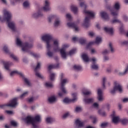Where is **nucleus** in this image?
Instances as JSON below:
<instances>
[{
	"label": "nucleus",
	"instance_id": "1",
	"mask_svg": "<svg viewBox=\"0 0 128 128\" xmlns=\"http://www.w3.org/2000/svg\"><path fill=\"white\" fill-rule=\"evenodd\" d=\"M41 40L46 42L47 50L52 48V44H53L54 51L56 52L60 50V42L58 39H54L52 36L50 34H45L42 36Z\"/></svg>",
	"mask_w": 128,
	"mask_h": 128
},
{
	"label": "nucleus",
	"instance_id": "2",
	"mask_svg": "<svg viewBox=\"0 0 128 128\" xmlns=\"http://www.w3.org/2000/svg\"><path fill=\"white\" fill-rule=\"evenodd\" d=\"M79 6L80 8H84L83 10V14L86 16L82 24V26L84 28H88L90 26V18H94L96 16V12L94 11L90 10H87L88 4L84 1L80 2Z\"/></svg>",
	"mask_w": 128,
	"mask_h": 128
},
{
	"label": "nucleus",
	"instance_id": "3",
	"mask_svg": "<svg viewBox=\"0 0 128 128\" xmlns=\"http://www.w3.org/2000/svg\"><path fill=\"white\" fill-rule=\"evenodd\" d=\"M2 12L3 14V16L6 17V19L8 24V28L13 32H14V30H16V24L14 21L12 20V12L6 9H4Z\"/></svg>",
	"mask_w": 128,
	"mask_h": 128
},
{
	"label": "nucleus",
	"instance_id": "4",
	"mask_svg": "<svg viewBox=\"0 0 128 128\" xmlns=\"http://www.w3.org/2000/svg\"><path fill=\"white\" fill-rule=\"evenodd\" d=\"M23 120L27 124H32L33 128H38V122H40L42 120V116L40 114L35 116L34 118L28 116Z\"/></svg>",
	"mask_w": 128,
	"mask_h": 128
},
{
	"label": "nucleus",
	"instance_id": "5",
	"mask_svg": "<svg viewBox=\"0 0 128 128\" xmlns=\"http://www.w3.org/2000/svg\"><path fill=\"white\" fill-rule=\"evenodd\" d=\"M16 44L18 46L22 48V52H28L30 48H32L34 46L32 44H29L28 42L22 43L20 38L18 37L16 38Z\"/></svg>",
	"mask_w": 128,
	"mask_h": 128
},
{
	"label": "nucleus",
	"instance_id": "6",
	"mask_svg": "<svg viewBox=\"0 0 128 128\" xmlns=\"http://www.w3.org/2000/svg\"><path fill=\"white\" fill-rule=\"evenodd\" d=\"M68 82V79L65 78L60 80V90L58 92V96H62L64 94H68V90L64 87V86Z\"/></svg>",
	"mask_w": 128,
	"mask_h": 128
},
{
	"label": "nucleus",
	"instance_id": "7",
	"mask_svg": "<svg viewBox=\"0 0 128 128\" xmlns=\"http://www.w3.org/2000/svg\"><path fill=\"white\" fill-rule=\"evenodd\" d=\"M82 58L84 62H90V60H92L94 64L92 66V68L93 70H98V65L94 64L96 62V58H93L90 59L88 58V56L86 53H83L82 54Z\"/></svg>",
	"mask_w": 128,
	"mask_h": 128
},
{
	"label": "nucleus",
	"instance_id": "8",
	"mask_svg": "<svg viewBox=\"0 0 128 128\" xmlns=\"http://www.w3.org/2000/svg\"><path fill=\"white\" fill-rule=\"evenodd\" d=\"M18 98H13L10 100L8 102L4 104H0V108H5L6 106L16 108L18 106Z\"/></svg>",
	"mask_w": 128,
	"mask_h": 128
},
{
	"label": "nucleus",
	"instance_id": "9",
	"mask_svg": "<svg viewBox=\"0 0 128 128\" xmlns=\"http://www.w3.org/2000/svg\"><path fill=\"white\" fill-rule=\"evenodd\" d=\"M3 50L6 52V54H9L10 57H11L16 62H18V58L14 54L10 53V50H8V45H5L3 47Z\"/></svg>",
	"mask_w": 128,
	"mask_h": 128
},
{
	"label": "nucleus",
	"instance_id": "10",
	"mask_svg": "<svg viewBox=\"0 0 128 128\" xmlns=\"http://www.w3.org/2000/svg\"><path fill=\"white\" fill-rule=\"evenodd\" d=\"M72 98H65L63 100V102L64 104H68L70 102H76L78 100V93L77 92H73L72 94Z\"/></svg>",
	"mask_w": 128,
	"mask_h": 128
},
{
	"label": "nucleus",
	"instance_id": "11",
	"mask_svg": "<svg viewBox=\"0 0 128 128\" xmlns=\"http://www.w3.org/2000/svg\"><path fill=\"white\" fill-rule=\"evenodd\" d=\"M69 46L70 45H68V44H64L62 46V48L60 50V54L62 58H66V56H68V52H66V48H68Z\"/></svg>",
	"mask_w": 128,
	"mask_h": 128
},
{
	"label": "nucleus",
	"instance_id": "12",
	"mask_svg": "<svg viewBox=\"0 0 128 128\" xmlns=\"http://www.w3.org/2000/svg\"><path fill=\"white\" fill-rule=\"evenodd\" d=\"M111 116L112 118V122L114 124H118V122H120V118L119 116H116V112L114 111L111 114Z\"/></svg>",
	"mask_w": 128,
	"mask_h": 128
},
{
	"label": "nucleus",
	"instance_id": "13",
	"mask_svg": "<svg viewBox=\"0 0 128 128\" xmlns=\"http://www.w3.org/2000/svg\"><path fill=\"white\" fill-rule=\"evenodd\" d=\"M80 24V20H78L77 22L72 23L71 22H68L67 23V26L68 28H72L74 29L75 32H78L79 29L78 27V24Z\"/></svg>",
	"mask_w": 128,
	"mask_h": 128
},
{
	"label": "nucleus",
	"instance_id": "14",
	"mask_svg": "<svg viewBox=\"0 0 128 128\" xmlns=\"http://www.w3.org/2000/svg\"><path fill=\"white\" fill-rule=\"evenodd\" d=\"M102 84L103 88H106V86H110L111 84L110 82L108 80L106 77H103L102 78Z\"/></svg>",
	"mask_w": 128,
	"mask_h": 128
},
{
	"label": "nucleus",
	"instance_id": "15",
	"mask_svg": "<svg viewBox=\"0 0 128 128\" xmlns=\"http://www.w3.org/2000/svg\"><path fill=\"white\" fill-rule=\"evenodd\" d=\"M98 97L97 98L99 102H104V93L102 90L100 88L98 89Z\"/></svg>",
	"mask_w": 128,
	"mask_h": 128
},
{
	"label": "nucleus",
	"instance_id": "16",
	"mask_svg": "<svg viewBox=\"0 0 128 128\" xmlns=\"http://www.w3.org/2000/svg\"><path fill=\"white\" fill-rule=\"evenodd\" d=\"M114 88H115V89L117 92H118L120 93L122 92L124 90L120 82L116 81L114 82Z\"/></svg>",
	"mask_w": 128,
	"mask_h": 128
},
{
	"label": "nucleus",
	"instance_id": "17",
	"mask_svg": "<svg viewBox=\"0 0 128 128\" xmlns=\"http://www.w3.org/2000/svg\"><path fill=\"white\" fill-rule=\"evenodd\" d=\"M102 42V37L97 36L96 39V41L94 42H90L87 46V48H88L90 46H92V44H100Z\"/></svg>",
	"mask_w": 128,
	"mask_h": 128
},
{
	"label": "nucleus",
	"instance_id": "18",
	"mask_svg": "<svg viewBox=\"0 0 128 128\" xmlns=\"http://www.w3.org/2000/svg\"><path fill=\"white\" fill-rule=\"evenodd\" d=\"M100 16L104 20H110V17L106 12L104 11H101L100 12Z\"/></svg>",
	"mask_w": 128,
	"mask_h": 128
},
{
	"label": "nucleus",
	"instance_id": "19",
	"mask_svg": "<svg viewBox=\"0 0 128 128\" xmlns=\"http://www.w3.org/2000/svg\"><path fill=\"white\" fill-rule=\"evenodd\" d=\"M72 40L74 42H79L81 44H86V38H78V37H73L72 38Z\"/></svg>",
	"mask_w": 128,
	"mask_h": 128
},
{
	"label": "nucleus",
	"instance_id": "20",
	"mask_svg": "<svg viewBox=\"0 0 128 128\" xmlns=\"http://www.w3.org/2000/svg\"><path fill=\"white\" fill-rule=\"evenodd\" d=\"M1 64L4 66V68H6V70H10V66L12 64V62H6L4 60H2Z\"/></svg>",
	"mask_w": 128,
	"mask_h": 128
},
{
	"label": "nucleus",
	"instance_id": "21",
	"mask_svg": "<svg viewBox=\"0 0 128 128\" xmlns=\"http://www.w3.org/2000/svg\"><path fill=\"white\" fill-rule=\"evenodd\" d=\"M32 18H40V16H42L44 14L41 10H38V12H34L32 14Z\"/></svg>",
	"mask_w": 128,
	"mask_h": 128
},
{
	"label": "nucleus",
	"instance_id": "22",
	"mask_svg": "<svg viewBox=\"0 0 128 128\" xmlns=\"http://www.w3.org/2000/svg\"><path fill=\"white\" fill-rule=\"evenodd\" d=\"M83 102H84L85 104H92L94 102V98H88L86 96H84Z\"/></svg>",
	"mask_w": 128,
	"mask_h": 128
},
{
	"label": "nucleus",
	"instance_id": "23",
	"mask_svg": "<svg viewBox=\"0 0 128 128\" xmlns=\"http://www.w3.org/2000/svg\"><path fill=\"white\" fill-rule=\"evenodd\" d=\"M75 124L78 128H82L84 124V122L80 119L76 120Z\"/></svg>",
	"mask_w": 128,
	"mask_h": 128
},
{
	"label": "nucleus",
	"instance_id": "24",
	"mask_svg": "<svg viewBox=\"0 0 128 128\" xmlns=\"http://www.w3.org/2000/svg\"><path fill=\"white\" fill-rule=\"evenodd\" d=\"M48 100L50 104H54L56 102V97L54 96H51L48 98Z\"/></svg>",
	"mask_w": 128,
	"mask_h": 128
},
{
	"label": "nucleus",
	"instance_id": "25",
	"mask_svg": "<svg viewBox=\"0 0 128 128\" xmlns=\"http://www.w3.org/2000/svg\"><path fill=\"white\" fill-rule=\"evenodd\" d=\"M23 80L24 84H26V86H32V83H30V79L24 76V75L23 74V76H21Z\"/></svg>",
	"mask_w": 128,
	"mask_h": 128
},
{
	"label": "nucleus",
	"instance_id": "26",
	"mask_svg": "<svg viewBox=\"0 0 128 128\" xmlns=\"http://www.w3.org/2000/svg\"><path fill=\"white\" fill-rule=\"evenodd\" d=\"M16 74H20L21 76H24V74L18 71V70H14L10 72V76H14Z\"/></svg>",
	"mask_w": 128,
	"mask_h": 128
},
{
	"label": "nucleus",
	"instance_id": "27",
	"mask_svg": "<svg viewBox=\"0 0 128 128\" xmlns=\"http://www.w3.org/2000/svg\"><path fill=\"white\" fill-rule=\"evenodd\" d=\"M70 9L72 12H74V14H78V7L74 4H71L70 6Z\"/></svg>",
	"mask_w": 128,
	"mask_h": 128
},
{
	"label": "nucleus",
	"instance_id": "28",
	"mask_svg": "<svg viewBox=\"0 0 128 128\" xmlns=\"http://www.w3.org/2000/svg\"><path fill=\"white\" fill-rule=\"evenodd\" d=\"M62 24V21H60V20L58 17H57L56 18L55 20V21L54 24V26L55 28H58V26H60Z\"/></svg>",
	"mask_w": 128,
	"mask_h": 128
},
{
	"label": "nucleus",
	"instance_id": "29",
	"mask_svg": "<svg viewBox=\"0 0 128 128\" xmlns=\"http://www.w3.org/2000/svg\"><path fill=\"white\" fill-rule=\"evenodd\" d=\"M104 30L110 34H112V33L114 32V28H112L104 27Z\"/></svg>",
	"mask_w": 128,
	"mask_h": 128
},
{
	"label": "nucleus",
	"instance_id": "30",
	"mask_svg": "<svg viewBox=\"0 0 128 128\" xmlns=\"http://www.w3.org/2000/svg\"><path fill=\"white\" fill-rule=\"evenodd\" d=\"M109 10L113 16H118V10H114L112 8H109Z\"/></svg>",
	"mask_w": 128,
	"mask_h": 128
},
{
	"label": "nucleus",
	"instance_id": "31",
	"mask_svg": "<svg viewBox=\"0 0 128 128\" xmlns=\"http://www.w3.org/2000/svg\"><path fill=\"white\" fill-rule=\"evenodd\" d=\"M128 64L126 65L124 72H119L118 73V76H126V74H128Z\"/></svg>",
	"mask_w": 128,
	"mask_h": 128
},
{
	"label": "nucleus",
	"instance_id": "32",
	"mask_svg": "<svg viewBox=\"0 0 128 128\" xmlns=\"http://www.w3.org/2000/svg\"><path fill=\"white\" fill-rule=\"evenodd\" d=\"M46 120L48 124H52L56 122V119L52 117H47Z\"/></svg>",
	"mask_w": 128,
	"mask_h": 128
},
{
	"label": "nucleus",
	"instance_id": "33",
	"mask_svg": "<svg viewBox=\"0 0 128 128\" xmlns=\"http://www.w3.org/2000/svg\"><path fill=\"white\" fill-rule=\"evenodd\" d=\"M56 74L54 72H50V78L52 82H54L56 80Z\"/></svg>",
	"mask_w": 128,
	"mask_h": 128
},
{
	"label": "nucleus",
	"instance_id": "34",
	"mask_svg": "<svg viewBox=\"0 0 128 128\" xmlns=\"http://www.w3.org/2000/svg\"><path fill=\"white\" fill-rule=\"evenodd\" d=\"M60 68V64L58 63L56 64H51L48 66V70H52V68Z\"/></svg>",
	"mask_w": 128,
	"mask_h": 128
},
{
	"label": "nucleus",
	"instance_id": "35",
	"mask_svg": "<svg viewBox=\"0 0 128 128\" xmlns=\"http://www.w3.org/2000/svg\"><path fill=\"white\" fill-rule=\"evenodd\" d=\"M114 8L116 10H118L120 8V3L118 2H116L114 4Z\"/></svg>",
	"mask_w": 128,
	"mask_h": 128
},
{
	"label": "nucleus",
	"instance_id": "36",
	"mask_svg": "<svg viewBox=\"0 0 128 128\" xmlns=\"http://www.w3.org/2000/svg\"><path fill=\"white\" fill-rule=\"evenodd\" d=\"M44 10V12H50L52 10V8L50 7V6H46L44 5V6L41 8V10Z\"/></svg>",
	"mask_w": 128,
	"mask_h": 128
},
{
	"label": "nucleus",
	"instance_id": "37",
	"mask_svg": "<svg viewBox=\"0 0 128 128\" xmlns=\"http://www.w3.org/2000/svg\"><path fill=\"white\" fill-rule=\"evenodd\" d=\"M120 122H121L122 124H124V126L128 124V118H121Z\"/></svg>",
	"mask_w": 128,
	"mask_h": 128
},
{
	"label": "nucleus",
	"instance_id": "38",
	"mask_svg": "<svg viewBox=\"0 0 128 128\" xmlns=\"http://www.w3.org/2000/svg\"><path fill=\"white\" fill-rule=\"evenodd\" d=\"M82 94L84 96H90V94H92V91L86 90L82 91Z\"/></svg>",
	"mask_w": 128,
	"mask_h": 128
},
{
	"label": "nucleus",
	"instance_id": "39",
	"mask_svg": "<svg viewBox=\"0 0 128 128\" xmlns=\"http://www.w3.org/2000/svg\"><path fill=\"white\" fill-rule=\"evenodd\" d=\"M57 17L58 16L56 15H54V14L50 15L48 18V20L50 22H52V20H54V18L56 20Z\"/></svg>",
	"mask_w": 128,
	"mask_h": 128
},
{
	"label": "nucleus",
	"instance_id": "40",
	"mask_svg": "<svg viewBox=\"0 0 128 128\" xmlns=\"http://www.w3.org/2000/svg\"><path fill=\"white\" fill-rule=\"evenodd\" d=\"M98 114H100L102 116H106V113L102 110H99L98 111Z\"/></svg>",
	"mask_w": 128,
	"mask_h": 128
},
{
	"label": "nucleus",
	"instance_id": "41",
	"mask_svg": "<svg viewBox=\"0 0 128 128\" xmlns=\"http://www.w3.org/2000/svg\"><path fill=\"white\" fill-rule=\"evenodd\" d=\"M112 24H122V21L118 18H114L111 20Z\"/></svg>",
	"mask_w": 128,
	"mask_h": 128
},
{
	"label": "nucleus",
	"instance_id": "42",
	"mask_svg": "<svg viewBox=\"0 0 128 128\" xmlns=\"http://www.w3.org/2000/svg\"><path fill=\"white\" fill-rule=\"evenodd\" d=\"M22 0H9L12 6H16L17 2H20Z\"/></svg>",
	"mask_w": 128,
	"mask_h": 128
},
{
	"label": "nucleus",
	"instance_id": "43",
	"mask_svg": "<svg viewBox=\"0 0 128 128\" xmlns=\"http://www.w3.org/2000/svg\"><path fill=\"white\" fill-rule=\"evenodd\" d=\"M30 54L34 58H40V54H36L34 52H31Z\"/></svg>",
	"mask_w": 128,
	"mask_h": 128
},
{
	"label": "nucleus",
	"instance_id": "44",
	"mask_svg": "<svg viewBox=\"0 0 128 128\" xmlns=\"http://www.w3.org/2000/svg\"><path fill=\"white\" fill-rule=\"evenodd\" d=\"M75 112H82V107L80 106H76L75 108Z\"/></svg>",
	"mask_w": 128,
	"mask_h": 128
},
{
	"label": "nucleus",
	"instance_id": "45",
	"mask_svg": "<svg viewBox=\"0 0 128 128\" xmlns=\"http://www.w3.org/2000/svg\"><path fill=\"white\" fill-rule=\"evenodd\" d=\"M30 1H28V0H26L23 3V6H24V8H28V6H30Z\"/></svg>",
	"mask_w": 128,
	"mask_h": 128
},
{
	"label": "nucleus",
	"instance_id": "46",
	"mask_svg": "<svg viewBox=\"0 0 128 128\" xmlns=\"http://www.w3.org/2000/svg\"><path fill=\"white\" fill-rule=\"evenodd\" d=\"M45 86L46 88H52L54 85H52V83L51 82H46L45 84Z\"/></svg>",
	"mask_w": 128,
	"mask_h": 128
},
{
	"label": "nucleus",
	"instance_id": "47",
	"mask_svg": "<svg viewBox=\"0 0 128 128\" xmlns=\"http://www.w3.org/2000/svg\"><path fill=\"white\" fill-rule=\"evenodd\" d=\"M28 94V92L26 91L24 92L22 94H21L20 96V98H24L25 96H26Z\"/></svg>",
	"mask_w": 128,
	"mask_h": 128
},
{
	"label": "nucleus",
	"instance_id": "48",
	"mask_svg": "<svg viewBox=\"0 0 128 128\" xmlns=\"http://www.w3.org/2000/svg\"><path fill=\"white\" fill-rule=\"evenodd\" d=\"M76 49H72L68 53V54H69V56H72V54H76Z\"/></svg>",
	"mask_w": 128,
	"mask_h": 128
},
{
	"label": "nucleus",
	"instance_id": "49",
	"mask_svg": "<svg viewBox=\"0 0 128 128\" xmlns=\"http://www.w3.org/2000/svg\"><path fill=\"white\" fill-rule=\"evenodd\" d=\"M74 69L76 70H82V66L80 65H74Z\"/></svg>",
	"mask_w": 128,
	"mask_h": 128
},
{
	"label": "nucleus",
	"instance_id": "50",
	"mask_svg": "<svg viewBox=\"0 0 128 128\" xmlns=\"http://www.w3.org/2000/svg\"><path fill=\"white\" fill-rule=\"evenodd\" d=\"M108 48H110V52H114V46H112V42L109 43Z\"/></svg>",
	"mask_w": 128,
	"mask_h": 128
},
{
	"label": "nucleus",
	"instance_id": "51",
	"mask_svg": "<svg viewBox=\"0 0 128 128\" xmlns=\"http://www.w3.org/2000/svg\"><path fill=\"white\" fill-rule=\"evenodd\" d=\"M122 18L123 20L125 22H128V16H127L126 14H124L122 16Z\"/></svg>",
	"mask_w": 128,
	"mask_h": 128
},
{
	"label": "nucleus",
	"instance_id": "52",
	"mask_svg": "<svg viewBox=\"0 0 128 128\" xmlns=\"http://www.w3.org/2000/svg\"><path fill=\"white\" fill-rule=\"evenodd\" d=\"M110 54V50L108 49H105L102 52V54L106 56V54Z\"/></svg>",
	"mask_w": 128,
	"mask_h": 128
},
{
	"label": "nucleus",
	"instance_id": "53",
	"mask_svg": "<svg viewBox=\"0 0 128 128\" xmlns=\"http://www.w3.org/2000/svg\"><path fill=\"white\" fill-rule=\"evenodd\" d=\"M40 66H41V64L40 62H38L37 63V65L36 68H35V72H37V70H40Z\"/></svg>",
	"mask_w": 128,
	"mask_h": 128
},
{
	"label": "nucleus",
	"instance_id": "54",
	"mask_svg": "<svg viewBox=\"0 0 128 128\" xmlns=\"http://www.w3.org/2000/svg\"><path fill=\"white\" fill-rule=\"evenodd\" d=\"M66 18L67 20H68L69 22H70V20H72V15H70V14H66Z\"/></svg>",
	"mask_w": 128,
	"mask_h": 128
},
{
	"label": "nucleus",
	"instance_id": "55",
	"mask_svg": "<svg viewBox=\"0 0 128 128\" xmlns=\"http://www.w3.org/2000/svg\"><path fill=\"white\" fill-rule=\"evenodd\" d=\"M116 90L115 89L114 86L113 88L111 89L110 90V94H116Z\"/></svg>",
	"mask_w": 128,
	"mask_h": 128
},
{
	"label": "nucleus",
	"instance_id": "56",
	"mask_svg": "<svg viewBox=\"0 0 128 128\" xmlns=\"http://www.w3.org/2000/svg\"><path fill=\"white\" fill-rule=\"evenodd\" d=\"M50 0H44V6H50Z\"/></svg>",
	"mask_w": 128,
	"mask_h": 128
},
{
	"label": "nucleus",
	"instance_id": "57",
	"mask_svg": "<svg viewBox=\"0 0 128 128\" xmlns=\"http://www.w3.org/2000/svg\"><path fill=\"white\" fill-rule=\"evenodd\" d=\"M10 124L13 126H18V122L14 120H12L10 122Z\"/></svg>",
	"mask_w": 128,
	"mask_h": 128
},
{
	"label": "nucleus",
	"instance_id": "58",
	"mask_svg": "<svg viewBox=\"0 0 128 128\" xmlns=\"http://www.w3.org/2000/svg\"><path fill=\"white\" fill-rule=\"evenodd\" d=\"M106 126H108V122H104L101 124L100 128H106Z\"/></svg>",
	"mask_w": 128,
	"mask_h": 128
},
{
	"label": "nucleus",
	"instance_id": "59",
	"mask_svg": "<svg viewBox=\"0 0 128 128\" xmlns=\"http://www.w3.org/2000/svg\"><path fill=\"white\" fill-rule=\"evenodd\" d=\"M48 50V52H47V54L48 56H50V58H52V52H51L50 51V49H47Z\"/></svg>",
	"mask_w": 128,
	"mask_h": 128
},
{
	"label": "nucleus",
	"instance_id": "60",
	"mask_svg": "<svg viewBox=\"0 0 128 128\" xmlns=\"http://www.w3.org/2000/svg\"><path fill=\"white\" fill-rule=\"evenodd\" d=\"M65 75L64 73L60 74V80H64L66 78H64Z\"/></svg>",
	"mask_w": 128,
	"mask_h": 128
},
{
	"label": "nucleus",
	"instance_id": "61",
	"mask_svg": "<svg viewBox=\"0 0 128 128\" xmlns=\"http://www.w3.org/2000/svg\"><path fill=\"white\" fill-rule=\"evenodd\" d=\"M36 76H38V78H43L42 75L38 72H36Z\"/></svg>",
	"mask_w": 128,
	"mask_h": 128
},
{
	"label": "nucleus",
	"instance_id": "62",
	"mask_svg": "<svg viewBox=\"0 0 128 128\" xmlns=\"http://www.w3.org/2000/svg\"><path fill=\"white\" fill-rule=\"evenodd\" d=\"M126 44H128V40H124L121 42L122 46H126Z\"/></svg>",
	"mask_w": 128,
	"mask_h": 128
},
{
	"label": "nucleus",
	"instance_id": "63",
	"mask_svg": "<svg viewBox=\"0 0 128 128\" xmlns=\"http://www.w3.org/2000/svg\"><path fill=\"white\" fill-rule=\"evenodd\" d=\"M5 112H6V114H14L13 111L8 110H6Z\"/></svg>",
	"mask_w": 128,
	"mask_h": 128
},
{
	"label": "nucleus",
	"instance_id": "64",
	"mask_svg": "<svg viewBox=\"0 0 128 128\" xmlns=\"http://www.w3.org/2000/svg\"><path fill=\"white\" fill-rule=\"evenodd\" d=\"M122 102H124V104H126L127 102H128V97L124 98L122 99Z\"/></svg>",
	"mask_w": 128,
	"mask_h": 128
}]
</instances>
